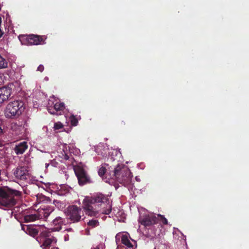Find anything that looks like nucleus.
<instances>
[{"mask_svg": "<svg viewBox=\"0 0 249 249\" xmlns=\"http://www.w3.org/2000/svg\"><path fill=\"white\" fill-rule=\"evenodd\" d=\"M107 203L108 208L103 210L102 213L109 214L111 212V205L109 204L108 197L102 194H97L84 202L83 208L86 213L90 216H95L99 213V205Z\"/></svg>", "mask_w": 249, "mask_h": 249, "instance_id": "1", "label": "nucleus"}, {"mask_svg": "<svg viewBox=\"0 0 249 249\" xmlns=\"http://www.w3.org/2000/svg\"><path fill=\"white\" fill-rule=\"evenodd\" d=\"M21 192L13 190L7 186L0 187V208L4 209H11L16 204L15 196H19Z\"/></svg>", "mask_w": 249, "mask_h": 249, "instance_id": "2", "label": "nucleus"}, {"mask_svg": "<svg viewBox=\"0 0 249 249\" xmlns=\"http://www.w3.org/2000/svg\"><path fill=\"white\" fill-rule=\"evenodd\" d=\"M24 103L21 100L10 102L5 109V115L7 118L13 119L19 116L24 110Z\"/></svg>", "mask_w": 249, "mask_h": 249, "instance_id": "3", "label": "nucleus"}, {"mask_svg": "<svg viewBox=\"0 0 249 249\" xmlns=\"http://www.w3.org/2000/svg\"><path fill=\"white\" fill-rule=\"evenodd\" d=\"M67 219L71 223H78L83 220L84 213L80 207L76 205H70L65 210Z\"/></svg>", "mask_w": 249, "mask_h": 249, "instance_id": "4", "label": "nucleus"}, {"mask_svg": "<svg viewBox=\"0 0 249 249\" xmlns=\"http://www.w3.org/2000/svg\"><path fill=\"white\" fill-rule=\"evenodd\" d=\"M114 176L117 181L124 186L129 184L131 181L129 170L123 165H118L114 170Z\"/></svg>", "mask_w": 249, "mask_h": 249, "instance_id": "5", "label": "nucleus"}, {"mask_svg": "<svg viewBox=\"0 0 249 249\" xmlns=\"http://www.w3.org/2000/svg\"><path fill=\"white\" fill-rule=\"evenodd\" d=\"M22 44L26 45H38L45 43L47 37L45 36L37 35H21L18 36Z\"/></svg>", "mask_w": 249, "mask_h": 249, "instance_id": "6", "label": "nucleus"}, {"mask_svg": "<svg viewBox=\"0 0 249 249\" xmlns=\"http://www.w3.org/2000/svg\"><path fill=\"white\" fill-rule=\"evenodd\" d=\"M47 228L43 225H22V230L27 234L34 238L45 235V231Z\"/></svg>", "mask_w": 249, "mask_h": 249, "instance_id": "7", "label": "nucleus"}, {"mask_svg": "<svg viewBox=\"0 0 249 249\" xmlns=\"http://www.w3.org/2000/svg\"><path fill=\"white\" fill-rule=\"evenodd\" d=\"M45 235L37 236L36 241L40 244V247L43 249L50 247L52 244H55L57 240L56 238L51 235L52 231L49 229L45 231Z\"/></svg>", "mask_w": 249, "mask_h": 249, "instance_id": "8", "label": "nucleus"}, {"mask_svg": "<svg viewBox=\"0 0 249 249\" xmlns=\"http://www.w3.org/2000/svg\"><path fill=\"white\" fill-rule=\"evenodd\" d=\"M74 171L77 178L78 184L80 186L92 182L90 178L87 171L80 165L74 167Z\"/></svg>", "mask_w": 249, "mask_h": 249, "instance_id": "9", "label": "nucleus"}, {"mask_svg": "<svg viewBox=\"0 0 249 249\" xmlns=\"http://www.w3.org/2000/svg\"><path fill=\"white\" fill-rule=\"evenodd\" d=\"M139 222L145 227L150 226L158 223V218L153 214L145 215L140 217Z\"/></svg>", "mask_w": 249, "mask_h": 249, "instance_id": "10", "label": "nucleus"}, {"mask_svg": "<svg viewBox=\"0 0 249 249\" xmlns=\"http://www.w3.org/2000/svg\"><path fill=\"white\" fill-rule=\"evenodd\" d=\"M15 177L22 180H26L29 177L28 170L26 167L18 166L13 170Z\"/></svg>", "mask_w": 249, "mask_h": 249, "instance_id": "11", "label": "nucleus"}, {"mask_svg": "<svg viewBox=\"0 0 249 249\" xmlns=\"http://www.w3.org/2000/svg\"><path fill=\"white\" fill-rule=\"evenodd\" d=\"M12 93V89L3 87L0 88V105L10 98Z\"/></svg>", "mask_w": 249, "mask_h": 249, "instance_id": "12", "label": "nucleus"}, {"mask_svg": "<svg viewBox=\"0 0 249 249\" xmlns=\"http://www.w3.org/2000/svg\"><path fill=\"white\" fill-rule=\"evenodd\" d=\"M53 212V210L50 208H41L36 212L38 219H43L45 220Z\"/></svg>", "mask_w": 249, "mask_h": 249, "instance_id": "13", "label": "nucleus"}, {"mask_svg": "<svg viewBox=\"0 0 249 249\" xmlns=\"http://www.w3.org/2000/svg\"><path fill=\"white\" fill-rule=\"evenodd\" d=\"M28 147L26 142H20L16 145L14 150L17 155H21L24 153Z\"/></svg>", "mask_w": 249, "mask_h": 249, "instance_id": "14", "label": "nucleus"}, {"mask_svg": "<svg viewBox=\"0 0 249 249\" xmlns=\"http://www.w3.org/2000/svg\"><path fill=\"white\" fill-rule=\"evenodd\" d=\"M65 108V104L63 103L57 102L53 106V110L52 111V108L50 107H48V111L51 114H60L61 113H58V111H63Z\"/></svg>", "mask_w": 249, "mask_h": 249, "instance_id": "15", "label": "nucleus"}, {"mask_svg": "<svg viewBox=\"0 0 249 249\" xmlns=\"http://www.w3.org/2000/svg\"><path fill=\"white\" fill-rule=\"evenodd\" d=\"M64 219L60 217H56L53 221V224L55 227L53 228L50 229L53 231H59L62 228V225L64 223Z\"/></svg>", "mask_w": 249, "mask_h": 249, "instance_id": "16", "label": "nucleus"}, {"mask_svg": "<svg viewBox=\"0 0 249 249\" xmlns=\"http://www.w3.org/2000/svg\"><path fill=\"white\" fill-rule=\"evenodd\" d=\"M121 242L126 246L127 249H134L133 245L129 240L127 235L123 234L121 237Z\"/></svg>", "mask_w": 249, "mask_h": 249, "instance_id": "17", "label": "nucleus"}, {"mask_svg": "<svg viewBox=\"0 0 249 249\" xmlns=\"http://www.w3.org/2000/svg\"><path fill=\"white\" fill-rule=\"evenodd\" d=\"M11 129L15 132L16 135H18L21 133V131L24 128L22 125H18L16 123H12L11 124Z\"/></svg>", "mask_w": 249, "mask_h": 249, "instance_id": "18", "label": "nucleus"}, {"mask_svg": "<svg viewBox=\"0 0 249 249\" xmlns=\"http://www.w3.org/2000/svg\"><path fill=\"white\" fill-rule=\"evenodd\" d=\"M24 220L25 222H31L38 220V217L35 212L34 213L25 215L24 216Z\"/></svg>", "mask_w": 249, "mask_h": 249, "instance_id": "19", "label": "nucleus"}, {"mask_svg": "<svg viewBox=\"0 0 249 249\" xmlns=\"http://www.w3.org/2000/svg\"><path fill=\"white\" fill-rule=\"evenodd\" d=\"M51 201V199L49 197H47L42 194H37L36 195V202L39 203H49Z\"/></svg>", "mask_w": 249, "mask_h": 249, "instance_id": "20", "label": "nucleus"}, {"mask_svg": "<svg viewBox=\"0 0 249 249\" xmlns=\"http://www.w3.org/2000/svg\"><path fill=\"white\" fill-rule=\"evenodd\" d=\"M8 67V62L5 58L0 54V69H4Z\"/></svg>", "mask_w": 249, "mask_h": 249, "instance_id": "21", "label": "nucleus"}, {"mask_svg": "<svg viewBox=\"0 0 249 249\" xmlns=\"http://www.w3.org/2000/svg\"><path fill=\"white\" fill-rule=\"evenodd\" d=\"M7 172L4 170H0V181L6 180Z\"/></svg>", "mask_w": 249, "mask_h": 249, "instance_id": "22", "label": "nucleus"}, {"mask_svg": "<svg viewBox=\"0 0 249 249\" xmlns=\"http://www.w3.org/2000/svg\"><path fill=\"white\" fill-rule=\"evenodd\" d=\"M71 124L72 126H76L78 124V121L77 119L74 115H71L70 118Z\"/></svg>", "mask_w": 249, "mask_h": 249, "instance_id": "23", "label": "nucleus"}, {"mask_svg": "<svg viewBox=\"0 0 249 249\" xmlns=\"http://www.w3.org/2000/svg\"><path fill=\"white\" fill-rule=\"evenodd\" d=\"M157 217L158 218V221H160L164 225H167L168 224L167 219L163 215L158 214Z\"/></svg>", "mask_w": 249, "mask_h": 249, "instance_id": "24", "label": "nucleus"}, {"mask_svg": "<svg viewBox=\"0 0 249 249\" xmlns=\"http://www.w3.org/2000/svg\"><path fill=\"white\" fill-rule=\"evenodd\" d=\"M54 202L55 203V206L59 209H62L65 207V205L60 201L55 200Z\"/></svg>", "mask_w": 249, "mask_h": 249, "instance_id": "25", "label": "nucleus"}, {"mask_svg": "<svg viewBox=\"0 0 249 249\" xmlns=\"http://www.w3.org/2000/svg\"><path fill=\"white\" fill-rule=\"evenodd\" d=\"M106 168L104 167H101V168H99V169L98 170V175L100 177H102L105 175V174L106 173Z\"/></svg>", "mask_w": 249, "mask_h": 249, "instance_id": "26", "label": "nucleus"}, {"mask_svg": "<svg viewBox=\"0 0 249 249\" xmlns=\"http://www.w3.org/2000/svg\"><path fill=\"white\" fill-rule=\"evenodd\" d=\"M63 127V124L61 122H58L55 123L54 124L53 128L55 130H58V129L62 128Z\"/></svg>", "mask_w": 249, "mask_h": 249, "instance_id": "27", "label": "nucleus"}, {"mask_svg": "<svg viewBox=\"0 0 249 249\" xmlns=\"http://www.w3.org/2000/svg\"><path fill=\"white\" fill-rule=\"evenodd\" d=\"M98 221L97 220H90L88 223V224L89 226H91L92 227H94L97 225L98 224Z\"/></svg>", "mask_w": 249, "mask_h": 249, "instance_id": "28", "label": "nucleus"}, {"mask_svg": "<svg viewBox=\"0 0 249 249\" xmlns=\"http://www.w3.org/2000/svg\"><path fill=\"white\" fill-rule=\"evenodd\" d=\"M44 68L42 65H40L37 68V71L42 72L44 71Z\"/></svg>", "mask_w": 249, "mask_h": 249, "instance_id": "29", "label": "nucleus"}, {"mask_svg": "<svg viewBox=\"0 0 249 249\" xmlns=\"http://www.w3.org/2000/svg\"><path fill=\"white\" fill-rule=\"evenodd\" d=\"M2 124L0 122V135L3 133V129L2 128Z\"/></svg>", "mask_w": 249, "mask_h": 249, "instance_id": "30", "label": "nucleus"}, {"mask_svg": "<svg viewBox=\"0 0 249 249\" xmlns=\"http://www.w3.org/2000/svg\"><path fill=\"white\" fill-rule=\"evenodd\" d=\"M64 159L66 160H69V157L67 154H65Z\"/></svg>", "mask_w": 249, "mask_h": 249, "instance_id": "31", "label": "nucleus"}, {"mask_svg": "<svg viewBox=\"0 0 249 249\" xmlns=\"http://www.w3.org/2000/svg\"><path fill=\"white\" fill-rule=\"evenodd\" d=\"M67 231H73V230L71 228H69L66 230Z\"/></svg>", "mask_w": 249, "mask_h": 249, "instance_id": "32", "label": "nucleus"}, {"mask_svg": "<svg viewBox=\"0 0 249 249\" xmlns=\"http://www.w3.org/2000/svg\"><path fill=\"white\" fill-rule=\"evenodd\" d=\"M51 249H59L58 248H52Z\"/></svg>", "mask_w": 249, "mask_h": 249, "instance_id": "33", "label": "nucleus"}]
</instances>
